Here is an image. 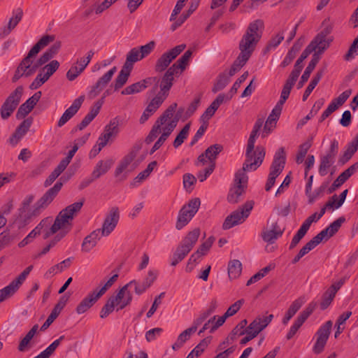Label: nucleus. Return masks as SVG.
Segmentation results:
<instances>
[{"label":"nucleus","mask_w":358,"mask_h":358,"mask_svg":"<svg viewBox=\"0 0 358 358\" xmlns=\"http://www.w3.org/2000/svg\"><path fill=\"white\" fill-rule=\"evenodd\" d=\"M264 29L262 20L257 19L250 22L239 43L241 51L227 74L229 78L238 71L250 59L257 43L262 38Z\"/></svg>","instance_id":"1"},{"label":"nucleus","mask_w":358,"mask_h":358,"mask_svg":"<svg viewBox=\"0 0 358 358\" xmlns=\"http://www.w3.org/2000/svg\"><path fill=\"white\" fill-rule=\"evenodd\" d=\"M84 202V199L80 201L75 202L63 209L57 215L53 224L46 231L43 236V238L46 239L60 230V233L48 245L50 248L54 247L71 229V221L73 219L74 215L80 210Z\"/></svg>","instance_id":"2"},{"label":"nucleus","mask_w":358,"mask_h":358,"mask_svg":"<svg viewBox=\"0 0 358 358\" xmlns=\"http://www.w3.org/2000/svg\"><path fill=\"white\" fill-rule=\"evenodd\" d=\"M53 41V36H43L31 48L27 55L19 64L12 78V81L13 83H15L23 76L29 77L32 76L39 67L42 66V64H38V59L34 64V59L42 48L46 47L50 42Z\"/></svg>","instance_id":"3"},{"label":"nucleus","mask_w":358,"mask_h":358,"mask_svg":"<svg viewBox=\"0 0 358 358\" xmlns=\"http://www.w3.org/2000/svg\"><path fill=\"white\" fill-rule=\"evenodd\" d=\"M133 282H129L124 285L116 294L108 298L105 305L100 311V317L106 318L109 314L113 312L124 309L129 305L132 301V294L128 291V287L132 285Z\"/></svg>","instance_id":"4"},{"label":"nucleus","mask_w":358,"mask_h":358,"mask_svg":"<svg viewBox=\"0 0 358 358\" xmlns=\"http://www.w3.org/2000/svg\"><path fill=\"white\" fill-rule=\"evenodd\" d=\"M259 131L256 129L252 130L248 141L245 151V162L243 164V169L245 171H255L263 162L265 157V149L264 147L257 146L255 149V143Z\"/></svg>","instance_id":"5"},{"label":"nucleus","mask_w":358,"mask_h":358,"mask_svg":"<svg viewBox=\"0 0 358 358\" xmlns=\"http://www.w3.org/2000/svg\"><path fill=\"white\" fill-rule=\"evenodd\" d=\"M199 236V228H195L187 234L173 254L171 262V265L172 266H176L179 262H182L185 258L197 243Z\"/></svg>","instance_id":"6"},{"label":"nucleus","mask_w":358,"mask_h":358,"mask_svg":"<svg viewBox=\"0 0 358 358\" xmlns=\"http://www.w3.org/2000/svg\"><path fill=\"white\" fill-rule=\"evenodd\" d=\"M286 163V154L284 148H280L275 153L270 167L268 178L265 185V190L269 192L275 184L276 178L282 173Z\"/></svg>","instance_id":"7"},{"label":"nucleus","mask_w":358,"mask_h":358,"mask_svg":"<svg viewBox=\"0 0 358 358\" xmlns=\"http://www.w3.org/2000/svg\"><path fill=\"white\" fill-rule=\"evenodd\" d=\"M253 206L254 202L252 201H248L240 208L232 212L225 218L222 224V229L227 230L243 223L249 216L250 211L253 208Z\"/></svg>","instance_id":"8"},{"label":"nucleus","mask_w":358,"mask_h":358,"mask_svg":"<svg viewBox=\"0 0 358 358\" xmlns=\"http://www.w3.org/2000/svg\"><path fill=\"white\" fill-rule=\"evenodd\" d=\"M200 205V199L199 198H194L191 199L187 204L184 205L182 207L179 211L176 224V228L178 230L182 229L189 222V221L197 213Z\"/></svg>","instance_id":"9"},{"label":"nucleus","mask_w":358,"mask_h":358,"mask_svg":"<svg viewBox=\"0 0 358 358\" xmlns=\"http://www.w3.org/2000/svg\"><path fill=\"white\" fill-rule=\"evenodd\" d=\"M22 93V86H18L6 98L0 108L1 117L3 120H7L11 116L20 102Z\"/></svg>","instance_id":"10"},{"label":"nucleus","mask_w":358,"mask_h":358,"mask_svg":"<svg viewBox=\"0 0 358 358\" xmlns=\"http://www.w3.org/2000/svg\"><path fill=\"white\" fill-rule=\"evenodd\" d=\"M66 180L61 177L52 187L50 188L34 204L35 215H40L54 200L63 186V182Z\"/></svg>","instance_id":"11"},{"label":"nucleus","mask_w":358,"mask_h":358,"mask_svg":"<svg viewBox=\"0 0 358 358\" xmlns=\"http://www.w3.org/2000/svg\"><path fill=\"white\" fill-rule=\"evenodd\" d=\"M245 170H239L235 175L236 185L229 190L227 196V200L231 203H236L239 201L240 197L245 192L243 184L247 182L248 177L245 173Z\"/></svg>","instance_id":"12"},{"label":"nucleus","mask_w":358,"mask_h":358,"mask_svg":"<svg viewBox=\"0 0 358 358\" xmlns=\"http://www.w3.org/2000/svg\"><path fill=\"white\" fill-rule=\"evenodd\" d=\"M185 44H180L163 53L156 62L155 71L157 73L165 71L172 61L185 50Z\"/></svg>","instance_id":"13"},{"label":"nucleus","mask_w":358,"mask_h":358,"mask_svg":"<svg viewBox=\"0 0 358 358\" xmlns=\"http://www.w3.org/2000/svg\"><path fill=\"white\" fill-rule=\"evenodd\" d=\"M120 220V210L118 207L113 206L110 208L106 215L100 234L102 236H108L115 229Z\"/></svg>","instance_id":"14"},{"label":"nucleus","mask_w":358,"mask_h":358,"mask_svg":"<svg viewBox=\"0 0 358 358\" xmlns=\"http://www.w3.org/2000/svg\"><path fill=\"white\" fill-rule=\"evenodd\" d=\"M333 323L331 320L326 322L322 325L315 334L316 342L313 346V352L315 354H320L327 344Z\"/></svg>","instance_id":"15"},{"label":"nucleus","mask_w":358,"mask_h":358,"mask_svg":"<svg viewBox=\"0 0 358 358\" xmlns=\"http://www.w3.org/2000/svg\"><path fill=\"white\" fill-rule=\"evenodd\" d=\"M116 71L117 67L113 66L111 69H110L101 78H99L96 83L91 86L90 90L87 92V98L90 99H94L96 98L107 86Z\"/></svg>","instance_id":"16"},{"label":"nucleus","mask_w":358,"mask_h":358,"mask_svg":"<svg viewBox=\"0 0 358 358\" xmlns=\"http://www.w3.org/2000/svg\"><path fill=\"white\" fill-rule=\"evenodd\" d=\"M317 306V302L311 301L306 308L300 313L286 336L287 340L291 339L296 334L299 328L315 310Z\"/></svg>","instance_id":"17"},{"label":"nucleus","mask_w":358,"mask_h":358,"mask_svg":"<svg viewBox=\"0 0 358 358\" xmlns=\"http://www.w3.org/2000/svg\"><path fill=\"white\" fill-rule=\"evenodd\" d=\"M179 74L174 71V68H169L159 81L160 91L158 94L167 98L169 91L173 85L174 76Z\"/></svg>","instance_id":"18"},{"label":"nucleus","mask_w":358,"mask_h":358,"mask_svg":"<svg viewBox=\"0 0 358 358\" xmlns=\"http://www.w3.org/2000/svg\"><path fill=\"white\" fill-rule=\"evenodd\" d=\"M273 315L259 316L256 317L247 327V332L251 334L255 338L272 321Z\"/></svg>","instance_id":"19"},{"label":"nucleus","mask_w":358,"mask_h":358,"mask_svg":"<svg viewBox=\"0 0 358 358\" xmlns=\"http://www.w3.org/2000/svg\"><path fill=\"white\" fill-rule=\"evenodd\" d=\"M41 95V92L38 91L22 103L17 111L16 118L17 120L24 118L33 110L34 106L40 100Z\"/></svg>","instance_id":"20"},{"label":"nucleus","mask_w":358,"mask_h":358,"mask_svg":"<svg viewBox=\"0 0 358 358\" xmlns=\"http://www.w3.org/2000/svg\"><path fill=\"white\" fill-rule=\"evenodd\" d=\"M85 99V96L81 95L78 98L76 99L73 103L69 108H68L59 118L57 126L62 127L64 126L70 119H71L78 111L82 106Z\"/></svg>","instance_id":"21"},{"label":"nucleus","mask_w":358,"mask_h":358,"mask_svg":"<svg viewBox=\"0 0 358 358\" xmlns=\"http://www.w3.org/2000/svg\"><path fill=\"white\" fill-rule=\"evenodd\" d=\"M94 54V52L92 50H90L87 52V56L86 57H82L78 60V62H80V70H78V66L76 65H73L67 71L66 78L70 81L74 80L89 64Z\"/></svg>","instance_id":"22"},{"label":"nucleus","mask_w":358,"mask_h":358,"mask_svg":"<svg viewBox=\"0 0 358 358\" xmlns=\"http://www.w3.org/2000/svg\"><path fill=\"white\" fill-rule=\"evenodd\" d=\"M32 123L33 118L31 117L24 120L9 138L10 143L13 145H17L22 137L27 133Z\"/></svg>","instance_id":"23"},{"label":"nucleus","mask_w":358,"mask_h":358,"mask_svg":"<svg viewBox=\"0 0 358 358\" xmlns=\"http://www.w3.org/2000/svg\"><path fill=\"white\" fill-rule=\"evenodd\" d=\"M23 15V10L21 8H17L13 10L12 12V17L10 18L7 27L1 29L0 36L2 38H4L9 35L12 30H13L22 20Z\"/></svg>","instance_id":"24"},{"label":"nucleus","mask_w":358,"mask_h":358,"mask_svg":"<svg viewBox=\"0 0 358 358\" xmlns=\"http://www.w3.org/2000/svg\"><path fill=\"white\" fill-rule=\"evenodd\" d=\"M35 206L32 209L20 207L15 215V222L19 224V227H24L27 224L32 217L38 215H35Z\"/></svg>","instance_id":"25"},{"label":"nucleus","mask_w":358,"mask_h":358,"mask_svg":"<svg viewBox=\"0 0 358 358\" xmlns=\"http://www.w3.org/2000/svg\"><path fill=\"white\" fill-rule=\"evenodd\" d=\"M101 236L100 229L94 230L84 238L81 245V250L84 252L91 251L96 245Z\"/></svg>","instance_id":"26"},{"label":"nucleus","mask_w":358,"mask_h":358,"mask_svg":"<svg viewBox=\"0 0 358 358\" xmlns=\"http://www.w3.org/2000/svg\"><path fill=\"white\" fill-rule=\"evenodd\" d=\"M99 299L94 292H90L77 306L76 311L78 315L87 312Z\"/></svg>","instance_id":"27"},{"label":"nucleus","mask_w":358,"mask_h":358,"mask_svg":"<svg viewBox=\"0 0 358 358\" xmlns=\"http://www.w3.org/2000/svg\"><path fill=\"white\" fill-rule=\"evenodd\" d=\"M101 108V101L100 102H95L93 106L90 108V112L85 116L81 122L77 125L76 129L83 130L87 127L99 114Z\"/></svg>","instance_id":"28"},{"label":"nucleus","mask_w":358,"mask_h":358,"mask_svg":"<svg viewBox=\"0 0 358 358\" xmlns=\"http://www.w3.org/2000/svg\"><path fill=\"white\" fill-rule=\"evenodd\" d=\"M151 84V78L143 79L125 87L121 92L123 95H130L142 92Z\"/></svg>","instance_id":"29"},{"label":"nucleus","mask_w":358,"mask_h":358,"mask_svg":"<svg viewBox=\"0 0 358 358\" xmlns=\"http://www.w3.org/2000/svg\"><path fill=\"white\" fill-rule=\"evenodd\" d=\"M304 303L305 299L303 297H299L294 300L289 306V309L287 310L284 318L282 319V324L286 325L292 319V317L301 308V307L303 306Z\"/></svg>","instance_id":"30"},{"label":"nucleus","mask_w":358,"mask_h":358,"mask_svg":"<svg viewBox=\"0 0 358 358\" xmlns=\"http://www.w3.org/2000/svg\"><path fill=\"white\" fill-rule=\"evenodd\" d=\"M113 163L114 162L111 159L99 161L96 164L92 171V176H94V178H96L98 179L102 175L106 173L108 171V170L113 166Z\"/></svg>","instance_id":"31"},{"label":"nucleus","mask_w":358,"mask_h":358,"mask_svg":"<svg viewBox=\"0 0 358 358\" xmlns=\"http://www.w3.org/2000/svg\"><path fill=\"white\" fill-rule=\"evenodd\" d=\"M283 231L277 222L272 224V229L262 232V237L265 242L272 243L278 237L281 236Z\"/></svg>","instance_id":"32"},{"label":"nucleus","mask_w":358,"mask_h":358,"mask_svg":"<svg viewBox=\"0 0 358 358\" xmlns=\"http://www.w3.org/2000/svg\"><path fill=\"white\" fill-rule=\"evenodd\" d=\"M61 48V42H55L50 48H48L41 57L38 58V64L44 65L53 58L59 52Z\"/></svg>","instance_id":"33"},{"label":"nucleus","mask_w":358,"mask_h":358,"mask_svg":"<svg viewBox=\"0 0 358 358\" xmlns=\"http://www.w3.org/2000/svg\"><path fill=\"white\" fill-rule=\"evenodd\" d=\"M157 161L151 162L147 166V168L139 173L138 176L134 179L133 182H131L130 186L131 187H136L138 184L141 183L143 180H145L152 173L154 169L157 166Z\"/></svg>","instance_id":"34"},{"label":"nucleus","mask_w":358,"mask_h":358,"mask_svg":"<svg viewBox=\"0 0 358 358\" xmlns=\"http://www.w3.org/2000/svg\"><path fill=\"white\" fill-rule=\"evenodd\" d=\"M309 45L314 48L313 52L318 51V52L322 53L329 47V42L327 40V38L317 34Z\"/></svg>","instance_id":"35"},{"label":"nucleus","mask_w":358,"mask_h":358,"mask_svg":"<svg viewBox=\"0 0 358 358\" xmlns=\"http://www.w3.org/2000/svg\"><path fill=\"white\" fill-rule=\"evenodd\" d=\"M38 329V325L35 324L32 327V328L27 332L25 336L20 341L18 345V350L20 352H25L29 348V345L34 338V335L36 334Z\"/></svg>","instance_id":"36"},{"label":"nucleus","mask_w":358,"mask_h":358,"mask_svg":"<svg viewBox=\"0 0 358 358\" xmlns=\"http://www.w3.org/2000/svg\"><path fill=\"white\" fill-rule=\"evenodd\" d=\"M192 54V52L190 50H187L182 57L169 68H174V71H176L177 73L180 75L185 69Z\"/></svg>","instance_id":"37"},{"label":"nucleus","mask_w":358,"mask_h":358,"mask_svg":"<svg viewBox=\"0 0 358 358\" xmlns=\"http://www.w3.org/2000/svg\"><path fill=\"white\" fill-rule=\"evenodd\" d=\"M59 62L57 60H52L49 64L45 65L40 69L42 73V77L48 81L49 78L54 74L55 72L59 69Z\"/></svg>","instance_id":"38"},{"label":"nucleus","mask_w":358,"mask_h":358,"mask_svg":"<svg viewBox=\"0 0 358 358\" xmlns=\"http://www.w3.org/2000/svg\"><path fill=\"white\" fill-rule=\"evenodd\" d=\"M131 69L129 68L125 67L123 66L122 69L120 71L118 76L115 78L114 89L115 90H117L122 87L124 84L127 82L128 78L129 77Z\"/></svg>","instance_id":"39"},{"label":"nucleus","mask_w":358,"mask_h":358,"mask_svg":"<svg viewBox=\"0 0 358 358\" xmlns=\"http://www.w3.org/2000/svg\"><path fill=\"white\" fill-rule=\"evenodd\" d=\"M242 271V264L239 260L234 259L229 262L228 275L229 278L236 279L240 276Z\"/></svg>","instance_id":"40"},{"label":"nucleus","mask_w":358,"mask_h":358,"mask_svg":"<svg viewBox=\"0 0 358 358\" xmlns=\"http://www.w3.org/2000/svg\"><path fill=\"white\" fill-rule=\"evenodd\" d=\"M141 59H143V58L141 57V52L139 49L137 48H134L131 49L127 54L126 62L124 64V66H125L127 68L132 69L134 63Z\"/></svg>","instance_id":"41"},{"label":"nucleus","mask_w":358,"mask_h":358,"mask_svg":"<svg viewBox=\"0 0 358 358\" xmlns=\"http://www.w3.org/2000/svg\"><path fill=\"white\" fill-rule=\"evenodd\" d=\"M324 103V99L323 98L319 99L317 101H316L313 106L312 107L310 113L305 117H303L299 122L298 127H301L304 125L308 122V120L314 117L322 107Z\"/></svg>","instance_id":"42"},{"label":"nucleus","mask_w":358,"mask_h":358,"mask_svg":"<svg viewBox=\"0 0 358 358\" xmlns=\"http://www.w3.org/2000/svg\"><path fill=\"white\" fill-rule=\"evenodd\" d=\"M223 146L220 144H214L208 147L206 151V157L210 161V164L215 163L217 155L222 151Z\"/></svg>","instance_id":"43"},{"label":"nucleus","mask_w":358,"mask_h":358,"mask_svg":"<svg viewBox=\"0 0 358 358\" xmlns=\"http://www.w3.org/2000/svg\"><path fill=\"white\" fill-rule=\"evenodd\" d=\"M194 333L192 329L187 328L183 331L177 338L176 341L173 344L172 349L173 350H179L183 344L189 339L192 334Z\"/></svg>","instance_id":"44"},{"label":"nucleus","mask_w":358,"mask_h":358,"mask_svg":"<svg viewBox=\"0 0 358 358\" xmlns=\"http://www.w3.org/2000/svg\"><path fill=\"white\" fill-rule=\"evenodd\" d=\"M282 109V108H280L279 106H275V107L273 108L271 114L268 115V117L266 121V123L264 124V129L265 131L267 130V127L268 125H271V127H275V126L276 124V122L279 119L280 115L281 114Z\"/></svg>","instance_id":"45"},{"label":"nucleus","mask_w":358,"mask_h":358,"mask_svg":"<svg viewBox=\"0 0 358 358\" xmlns=\"http://www.w3.org/2000/svg\"><path fill=\"white\" fill-rule=\"evenodd\" d=\"M177 108V103H173L171 104L168 108L164 112V113L157 119L156 121L157 123L159 124V125L162 126L166 123L167 120H170L173 116V113L176 111Z\"/></svg>","instance_id":"46"},{"label":"nucleus","mask_w":358,"mask_h":358,"mask_svg":"<svg viewBox=\"0 0 358 358\" xmlns=\"http://www.w3.org/2000/svg\"><path fill=\"white\" fill-rule=\"evenodd\" d=\"M335 160L324 155L320 157L319 166V173L321 176H324L328 173V169L334 164Z\"/></svg>","instance_id":"47"},{"label":"nucleus","mask_w":358,"mask_h":358,"mask_svg":"<svg viewBox=\"0 0 358 358\" xmlns=\"http://www.w3.org/2000/svg\"><path fill=\"white\" fill-rule=\"evenodd\" d=\"M358 149L349 143L344 151L343 154L338 159V164L341 165H344L347 163L354 155V154L357 152Z\"/></svg>","instance_id":"48"},{"label":"nucleus","mask_w":358,"mask_h":358,"mask_svg":"<svg viewBox=\"0 0 358 358\" xmlns=\"http://www.w3.org/2000/svg\"><path fill=\"white\" fill-rule=\"evenodd\" d=\"M230 79L229 78V76L227 73H221L217 80V82L214 85L212 92L214 93H216L219 91H221L223 90L229 83Z\"/></svg>","instance_id":"49"},{"label":"nucleus","mask_w":358,"mask_h":358,"mask_svg":"<svg viewBox=\"0 0 358 358\" xmlns=\"http://www.w3.org/2000/svg\"><path fill=\"white\" fill-rule=\"evenodd\" d=\"M358 169V162H356L342 172L337 178V182H345Z\"/></svg>","instance_id":"50"},{"label":"nucleus","mask_w":358,"mask_h":358,"mask_svg":"<svg viewBox=\"0 0 358 358\" xmlns=\"http://www.w3.org/2000/svg\"><path fill=\"white\" fill-rule=\"evenodd\" d=\"M66 169L59 164L44 182L45 187L51 185Z\"/></svg>","instance_id":"51"},{"label":"nucleus","mask_w":358,"mask_h":358,"mask_svg":"<svg viewBox=\"0 0 358 358\" xmlns=\"http://www.w3.org/2000/svg\"><path fill=\"white\" fill-rule=\"evenodd\" d=\"M311 145V141H307L299 146V149L296 158V162L297 164H301L303 162L304 158Z\"/></svg>","instance_id":"52"},{"label":"nucleus","mask_w":358,"mask_h":358,"mask_svg":"<svg viewBox=\"0 0 358 358\" xmlns=\"http://www.w3.org/2000/svg\"><path fill=\"white\" fill-rule=\"evenodd\" d=\"M190 129V124H187L184 126V127L182 129V130L180 131V133L178 134L176 138H175L173 141V146L174 148H177L179 146H180L184 141L187 138L189 131Z\"/></svg>","instance_id":"53"},{"label":"nucleus","mask_w":358,"mask_h":358,"mask_svg":"<svg viewBox=\"0 0 358 358\" xmlns=\"http://www.w3.org/2000/svg\"><path fill=\"white\" fill-rule=\"evenodd\" d=\"M135 155L131 153L130 155L126 157L116 167L115 171V176H119L130 164V163L133 161Z\"/></svg>","instance_id":"54"},{"label":"nucleus","mask_w":358,"mask_h":358,"mask_svg":"<svg viewBox=\"0 0 358 358\" xmlns=\"http://www.w3.org/2000/svg\"><path fill=\"white\" fill-rule=\"evenodd\" d=\"M166 98L159 95L157 94L149 103L148 105L147 110L151 111L152 113H155L159 106L162 104V103L165 101Z\"/></svg>","instance_id":"55"},{"label":"nucleus","mask_w":358,"mask_h":358,"mask_svg":"<svg viewBox=\"0 0 358 358\" xmlns=\"http://www.w3.org/2000/svg\"><path fill=\"white\" fill-rule=\"evenodd\" d=\"M345 222V218L343 216L338 217L337 220L331 222L327 227L329 231V236H333L336 234L341 228L343 223Z\"/></svg>","instance_id":"56"},{"label":"nucleus","mask_w":358,"mask_h":358,"mask_svg":"<svg viewBox=\"0 0 358 358\" xmlns=\"http://www.w3.org/2000/svg\"><path fill=\"white\" fill-rule=\"evenodd\" d=\"M335 294L331 291L327 289L322 295L320 304V308L324 310L327 309L335 297Z\"/></svg>","instance_id":"57"},{"label":"nucleus","mask_w":358,"mask_h":358,"mask_svg":"<svg viewBox=\"0 0 358 358\" xmlns=\"http://www.w3.org/2000/svg\"><path fill=\"white\" fill-rule=\"evenodd\" d=\"M49 218L47 217L45 219L42 220L40 223L32 230L29 234L24 238L29 243L32 241V240L40 234L41 230L44 227L46 223L48 222Z\"/></svg>","instance_id":"58"},{"label":"nucleus","mask_w":358,"mask_h":358,"mask_svg":"<svg viewBox=\"0 0 358 358\" xmlns=\"http://www.w3.org/2000/svg\"><path fill=\"white\" fill-rule=\"evenodd\" d=\"M326 187L327 185L322 184L318 188L315 189L313 192L310 191L309 194H306V195L308 198V203L312 204L315 202V200L322 196Z\"/></svg>","instance_id":"59"},{"label":"nucleus","mask_w":358,"mask_h":358,"mask_svg":"<svg viewBox=\"0 0 358 358\" xmlns=\"http://www.w3.org/2000/svg\"><path fill=\"white\" fill-rule=\"evenodd\" d=\"M307 231L308 230L305 227H303V226L300 227L296 234L292 238V240L289 247V250L294 249L298 245L300 241L305 236Z\"/></svg>","instance_id":"60"},{"label":"nucleus","mask_w":358,"mask_h":358,"mask_svg":"<svg viewBox=\"0 0 358 358\" xmlns=\"http://www.w3.org/2000/svg\"><path fill=\"white\" fill-rule=\"evenodd\" d=\"M119 124L120 121L117 117L112 119L109 124L105 127L104 131L106 133H110V136L116 135L119 132Z\"/></svg>","instance_id":"61"},{"label":"nucleus","mask_w":358,"mask_h":358,"mask_svg":"<svg viewBox=\"0 0 358 358\" xmlns=\"http://www.w3.org/2000/svg\"><path fill=\"white\" fill-rule=\"evenodd\" d=\"M64 339V336H61L58 339L54 341L45 350H44L41 353L45 358H49V357L55 351V350L58 348L61 342Z\"/></svg>","instance_id":"62"},{"label":"nucleus","mask_w":358,"mask_h":358,"mask_svg":"<svg viewBox=\"0 0 358 358\" xmlns=\"http://www.w3.org/2000/svg\"><path fill=\"white\" fill-rule=\"evenodd\" d=\"M177 122L178 120H171L167 124H164L165 125L161 127L162 131L161 136L166 140L176 128Z\"/></svg>","instance_id":"63"},{"label":"nucleus","mask_w":358,"mask_h":358,"mask_svg":"<svg viewBox=\"0 0 358 358\" xmlns=\"http://www.w3.org/2000/svg\"><path fill=\"white\" fill-rule=\"evenodd\" d=\"M161 125L155 122L153 125L151 131H150L148 136L145 138V143L147 144L151 143L158 136V135L162 132Z\"/></svg>","instance_id":"64"}]
</instances>
